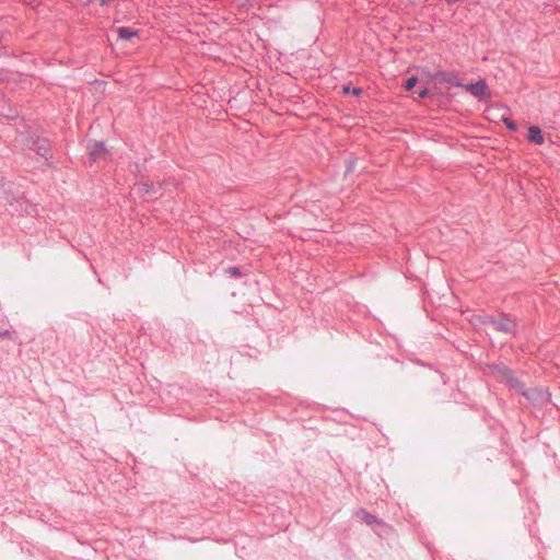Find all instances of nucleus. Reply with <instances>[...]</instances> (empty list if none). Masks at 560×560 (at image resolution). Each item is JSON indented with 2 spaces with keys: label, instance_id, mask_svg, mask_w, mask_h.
<instances>
[{
  "label": "nucleus",
  "instance_id": "nucleus-1",
  "mask_svg": "<svg viewBox=\"0 0 560 560\" xmlns=\"http://www.w3.org/2000/svg\"><path fill=\"white\" fill-rule=\"evenodd\" d=\"M463 88L480 101L488 100L491 96L485 80H479L476 83L463 85Z\"/></svg>",
  "mask_w": 560,
  "mask_h": 560
},
{
  "label": "nucleus",
  "instance_id": "nucleus-2",
  "mask_svg": "<svg viewBox=\"0 0 560 560\" xmlns=\"http://www.w3.org/2000/svg\"><path fill=\"white\" fill-rule=\"evenodd\" d=\"M90 158L92 161L96 162L103 160L107 156V150L102 142H94L90 145Z\"/></svg>",
  "mask_w": 560,
  "mask_h": 560
},
{
  "label": "nucleus",
  "instance_id": "nucleus-3",
  "mask_svg": "<svg viewBox=\"0 0 560 560\" xmlns=\"http://www.w3.org/2000/svg\"><path fill=\"white\" fill-rule=\"evenodd\" d=\"M528 141L538 145L544 144L545 138L539 127L530 126L528 128Z\"/></svg>",
  "mask_w": 560,
  "mask_h": 560
},
{
  "label": "nucleus",
  "instance_id": "nucleus-4",
  "mask_svg": "<svg viewBox=\"0 0 560 560\" xmlns=\"http://www.w3.org/2000/svg\"><path fill=\"white\" fill-rule=\"evenodd\" d=\"M435 78L440 81L450 83L452 85L462 86L463 84L457 80V77L451 72H439L435 74Z\"/></svg>",
  "mask_w": 560,
  "mask_h": 560
},
{
  "label": "nucleus",
  "instance_id": "nucleus-5",
  "mask_svg": "<svg viewBox=\"0 0 560 560\" xmlns=\"http://www.w3.org/2000/svg\"><path fill=\"white\" fill-rule=\"evenodd\" d=\"M117 32H118L119 38L125 39V40L138 36V33H139L137 30H133L130 27H119Z\"/></svg>",
  "mask_w": 560,
  "mask_h": 560
},
{
  "label": "nucleus",
  "instance_id": "nucleus-6",
  "mask_svg": "<svg viewBox=\"0 0 560 560\" xmlns=\"http://www.w3.org/2000/svg\"><path fill=\"white\" fill-rule=\"evenodd\" d=\"M513 324L511 322H506V323H499L497 325V328L499 330H502V331H505V332H512L513 331Z\"/></svg>",
  "mask_w": 560,
  "mask_h": 560
},
{
  "label": "nucleus",
  "instance_id": "nucleus-7",
  "mask_svg": "<svg viewBox=\"0 0 560 560\" xmlns=\"http://www.w3.org/2000/svg\"><path fill=\"white\" fill-rule=\"evenodd\" d=\"M503 120V124L505 125V127L511 130V131H516L517 130V125L509 117H503L502 118Z\"/></svg>",
  "mask_w": 560,
  "mask_h": 560
},
{
  "label": "nucleus",
  "instance_id": "nucleus-8",
  "mask_svg": "<svg viewBox=\"0 0 560 560\" xmlns=\"http://www.w3.org/2000/svg\"><path fill=\"white\" fill-rule=\"evenodd\" d=\"M362 520L369 524V525H372L375 523V517L373 515H371L370 513L365 512V511H362Z\"/></svg>",
  "mask_w": 560,
  "mask_h": 560
},
{
  "label": "nucleus",
  "instance_id": "nucleus-9",
  "mask_svg": "<svg viewBox=\"0 0 560 560\" xmlns=\"http://www.w3.org/2000/svg\"><path fill=\"white\" fill-rule=\"evenodd\" d=\"M417 82H418L417 77L409 78L405 84V90L411 91L415 88V85L417 84Z\"/></svg>",
  "mask_w": 560,
  "mask_h": 560
},
{
  "label": "nucleus",
  "instance_id": "nucleus-10",
  "mask_svg": "<svg viewBox=\"0 0 560 560\" xmlns=\"http://www.w3.org/2000/svg\"><path fill=\"white\" fill-rule=\"evenodd\" d=\"M226 272L232 277H241L242 273L237 267H230L226 269Z\"/></svg>",
  "mask_w": 560,
  "mask_h": 560
},
{
  "label": "nucleus",
  "instance_id": "nucleus-11",
  "mask_svg": "<svg viewBox=\"0 0 560 560\" xmlns=\"http://www.w3.org/2000/svg\"><path fill=\"white\" fill-rule=\"evenodd\" d=\"M428 95V90L423 89L418 93L419 98H424Z\"/></svg>",
  "mask_w": 560,
  "mask_h": 560
},
{
  "label": "nucleus",
  "instance_id": "nucleus-12",
  "mask_svg": "<svg viewBox=\"0 0 560 560\" xmlns=\"http://www.w3.org/2000/svg\"><path fill=\"white\" fill-rule=\"evenodd\" d=\"M352 93H353L354 95H359V94L361 93V90H360V89H353V90H352Z\"/></svg>",
  "mask_w": 560,
  "mask_h": 560
},
{
  "label": "nucleus",
  "instance_id": "nucleus-13",
  "mask_svg": "<svg viewBox=\"0 0 560 560\" xmlns=\"http://www.w3.org/2000/svg\"><path fill=\"white\" fill-rule=\"evenodd\" d=\"M8 336H9V331H4V332L0 334V337H8Z\"/></svg>",
  "mask_w": 560,
  "mask_h": 560
},
{
  "label": "nucleus",
  "instance_id": "nucleus-14",
  "mask_svg": "<svg viewBox=\"0 0 560 560\" xmlns=\"http://www.w3.org/2000/svg\"><path fill=\"white\" fill-rule=\"evenodd\" d=\"M343 91H345V93H349V92H350V89H349L348 86H346V88L343 89Z\"/></svg>",
  "mask_w": 560,
  "mask_h": 560
},
{
  "label": "nucleus",
  "instance_id": "nucleus-15",
  "mask_svg": "<svg viewBox=\"0 0 560 560\" xmlns=\"http://www.w3.org/2000/svg\"><path fill=\"white\" fill-rule=\"evenodd\" d=\"M109 0H102L101 3L102 4H106Z\"/></svg>",
  "mask_w": 560,
  "mask_h": 560
}]
</instances>
